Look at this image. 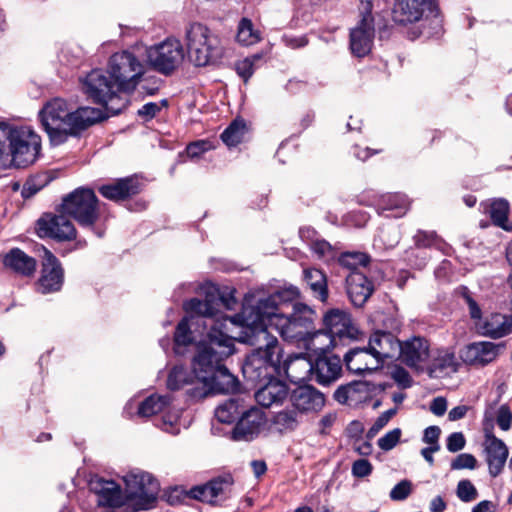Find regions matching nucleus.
I'll return each mask as SVG.
<instances>
[{
  "instance_id": "obj_1",
  "label": "nucleus",
  "mask_w": 512,
  "mask_h": 512,
  "mask_svg": "<svg viewBox=\"0 0 512 512\" xmlns=\"http://www.w3.org/2000/svg\"><path fill=\"white\" fill-rule=\"evenodd\" d=\"M207 338V343L199 345L194 357L197 380L213 392H236L239 381L223 364L235 351L236 336L232 334L225 321H218L207 333Z\"/></svg>"
},
{
  "instance_id": "obj_2",
  "label": "nucleus",
  "mask_w": 512,
  "mask_h": 512,
  "mask_svg": "<svg viewBox=\"0 0 512 512\" xmlns=\"http://www.w3.org/2000/svg\"><path fill=\"white\" fill-rule=\"evenodd\" d=\"M292 313H284L268 316L266 319L272 328L278 331L280 336L288 342L296 344L306 351H317L324 349L315 341L319 338L328 340L321 329L314 326L315 311L304 303H294Z\"/></svg>"
},
{
  "instance_id": "obj_3",
  "label": "nucleus",
  "mask_w": 512,
  "mask_h": 512,
  "mask_svg": "<svg viewBox=\"0 0 512 512\" xmlns=\"http://www.w3.org/2000/svg\"><path fill=\"white\" fill-rule=\"evenodd\" d=\"M217 299L214 297L206 296L204 300L199 298H192L184 303V309L190 315L184 317L176 326L174 333V342L178 346H188L193 342L191 326L203 325L204 328H209L210 332L212 326L218 321H225L227 327L232 331L236 327V322L232 318L221 316L215 318L217 313Z\"/></svg>"
},
{
  "instance_id": "obj_4",
  "label": "nucleus",
  "mask_w": 512,
  "mask_h": 512,
  "mask_svg": "<svg viewBox=\"0 0 512 512\" xmlns=\"http://www.w3.org/2000/svg\"><path fill=\"white\" fill-rule=\"evenodd\" d=\"M301 364L306 365L304 359L298 356L283 360L277 356L261 354V352H251L242 365V373L248 382L255 385L276 376H285L290 381L296 382L303 379V377L292 374L291 369Z\"/></svg>"
},
{
  "instance_id": "obj_5",
  "label": "nucleus",
  "mask_w": 512,
  "mask_h": 512,
  "mask_svg": "<svg viewBox=\"0 0 512 512\" xmlns=\"http://www.w3.org/2000/svg\"><path fill=\"white\" fill-rule=\"evenodd\" d=\"M85 95L94 103L102 105L107 114L117 115L128 105V99L122 96V89L107 70L94 69L82 80Z\"/></svg>"
},
{
  "instance_id": "obj_6",
  "label": "nucleus",
  "mask_w": 512,
  "mask_h": 512,
  "mask_svg": "<svg viewBox=\"0 0 512 512\" xmlns=\"http://www.w3.org/2000/svg\"><path fill=\"white\" fill-rule=\"evenodd\" d=\"M185 44L190 62L197 67L215 64L224 53L218 36L199 22L190 23L185 28Z\"/></svg>"
},
{
  "instance_id": "obj_7",
  "label": "nucleus",
  "mask_w": 512,
  "mask_h": 512,
  "mask_svg": "<svg viewBox=\"0 0 512 512\" xmlns=\"http://www.w3.org/2000/svg\"><path fill=\"white\" fill-rule=\"evenodd\" d=\"M8 143V152L15 168H26L32 165L41 151V138L27 126H12L0 122Z\"/></svg>"
},
{
  "instance_id": "obj_8",
  "label": "nucleus",
  "mask_w": 512,
  "mask_h": 512,
  "mask_svg": "<svg viewBox=\"0 0 512 512\" xmlns=\"http://www.w3.org/2000/svg\"><path fill=\"white\" fill-rule=\"evenodd\" d=\"M242 318L244 326L243 335L236 337L235 341L238 340L254 346L252 352H261V354L265 353L270 356L283 358L282 348L278 339L268 331V328L272 327L266 317L258 315L256 309L250 307L243 310Z\"/></svg>"
},
{
  "instance_id": "obj_9",
  "label": "nucleus",
  "mask_w": 512,
  "mask_h": 512,
  "mask_svg": "<svg viewBox=\"0 0 512 512\" xmlns=\"http://www.w3.org/2000/svg\"><path fill=\"white\" fill-rule=\"evenodd\" d=\"M146 72V66L133 52L123 50L112 54L107 73L115 79L122 91L132 93Z\"/></svg>"
},
{
  "instance_id": "obj_10",
  "label": "nucleus",
  "mask_w": 512,
  "mask_h": 512,
  "mask_svg": "<svg viewBox=\"0 0 512 512\" xmlns=\"http://www.w3.org/2000/svg\"><path fill=\"white\" fill-rule=\"evenodd\" d=\"M61 210L82 227L92 228L99 218L98 199L89 188L79 187L65 196Z\"/></svg>"
},
{
  "instance_id": "obj_11",
  "label": "nucleus",
  "mask_w": 512,
  "mask_h": 512,
  "mask_svg": "<svg viewBox=\"0 0 512 512\" xmlns=\"http://www.w3.org/2000/svg\"><path fill=\"white\" fill-rule=\"evenodd\" d=\"M69 112L67 102L61 98L47 102L39 112L41 124L53 145H60L67 141L65 127Z\"/></svg>"
},
{
  "instance_id": "obj_12",
  "label": "nucleus",
  "mask_w": 512,
  "mask_h": 512,
  "mask_svg": "<svg viewBox=\"0 0 512 512\" xmlns=\"http://www.w3.org/2000/svg\"><path fill=\"white\" fill-rule=\"evenodd\" d=\"M184 52L181 42L167 39L147 49V61L157 72L169 75L183 61Z\"/></svg>"
},
{
  "instance_id": "obj_13",
  "label": "nucleus",
  "mask_w": 512,
  "mask_h": 512,
  "mask_svg": "<svg viewBox=\"0 0 512 512\" xmlns=\"http://www.w3.org/2000/svg\"><path fill=\"white\" fill-rule=\"evenodd\" d=\"M126 491L130 498L137 499L140 509H150L157 500L158 481L147 472L129 473L124 477Z\"/></svg>"
},
{
  "instance_id": "obj_14",
  "label": "nucleus",
  "mask_w": 512,
  "mask_h": 512,
  "mask_svg": "<svg viewBox=\"0 0 512 512\" xmlns=\"http://www.w3.org/2000/svg\"><path fill=\"white\" fill-rule=\"evenodd\" d=\"M234 479L231 474H224L212 478L207 483L192 487L189 496L193 499L214 506H221L231 498Z\"/></svg>"
},
{
  "instance_id": "obj_15",
  "label": "nucleus",
  "mask_w": 512,
  "mask_h": 512,
  "mask_svg": "<svg viewBox=\"0 0 512 512\" xmlns=\"http://www.w3.org/2000/svg\"><path fill=\"white\" fill-rule=\"evenodd\" d=\"M398 359L409 368L423 371L430 359V343L422 336H412L400 341Z\"/></svg>"
},
{
  "instance_id": "obj_16",
  "label": "nucleus",
  "mask_w": 512,
  "mask_h": 512,
  "mask_svg": "<svg viewBox=\"0 0 512 512\" xmlns=\"http://www.w3.org/2000/svg\"><path fill=\"white\" fill-rule=\"evenodd\" d=\"M323 324L322 332L328 337V345H333L335 338L356 339L359 334L350 314L341 309L329 310L323 317Z\"/></svg>"
},
{
  "instance_id": "obj_17",
  "label": "nucleus",
  "mask_w": 512,
  "mask_h": 512,
  "mask_svg": "<svg viewBox=\"0 0 512 512\" xmlns=\"http://www.w3.org/2000/svg\"><path fill=\"white\" fill-rule=\"evenodd\" d=\"M64 213L56 215L45 213L37 220V233L40 237H48L58 241H69L76 237L73 223Z\"/></svg>"
},
{
  "instance_id": "obj_18",
  "label": "nucleus",
  "mask_w": 512,
  "mask_h": 512,
  "mask_svg": "<svg viewBox=\"0 0 512 512\" xmlns=\"http://www.w3.org/2000/svg\"><path fill=\"white\" fill-rule=\"evenodd\" d=\"M437 9L436 0H396L393 19L399 24L407 25L421 20L426 11L436 14Z\"/></svg>"
},
{
  "instance_id": "obj_19",
  "label": "nucleus",
  "mask_w": 512,
  "mask_h": 512,
  "mask_svg": "<svg viewBox=\"0 0 512 512\" xmlns=\"http://www.w3.org/2000/svg\"><path fill=\"white\" fill-rule=\"evenodd\" d=\"M64 270L58 258L45 249L42 261L41 275L38 279V290L42 294L54 293L62 288Z\"/></svg>"
},
{
  "instance_id": "obj_20",
  "label": "nucleus",
  "mask_w": 512,
  "mask_h": 512,
  "mask_svg": "<svg viewBox=\"0 0 512 512\" xmlns=\"http://www.w3.org/2000/svg\"><path fill=\"white\" fill-rule=\"evenodd\" d=\"M375 36L374 18L371 9L363 14L358 25L350 31V49L357 57L366 56L372 49Z\"/></svg>"
},
{
  "instance_id": "obj_21",
  "label": "nucleus",
  "mask_w": 512,
  "mask_h": 512,
  "mask_svg": "<svg viewBox=\"0 0 512 512\" xmlns=\"http://www.w3.org/2000/svg\"><path fill=\"white\" fill-rule=\"evenodd\" d=\"M266 422L264 412L257 408L240 413L238 421L232 430V439L235 441H251L257 437Z\"/></svg>"
},
{
  "instance_id": "obj_22",
  "label": "nucleus",
  "mask_w": 512,
  "mask_h": 512,
  "mask_svg": "<svg viewBox=\"0 0 512 512\" xmlns=\"http://www.w3.org/2000/svg\"><path fill=\"white\" fill-rule=\"evenodd\" d=\"M308 366L312 378L320 385H329L342 374V361L337 355H318Z\"/></svg>"
},
{
  "instance_id": "obj_23",
  "label": "nucleus",
  "mask_w": 512,
  "mask_h": 512,
  "mask_svg": "<svg viewBox=\"0 0 512 512\" xmlns=\"http://www.w3.org/2000/svg\"><path fill=\"white\" fill-rule=\"evenodd\" d=\"M108 117L102 110L93 107H80L69 112L65 132L69 136H78L84 130Z\"/></svg>"
},
{
  "instance_id": "obj_24",
  "label": "nucleus",
  "mask_w": 512,
  "mask_h": 512,
  "mask_svg": "<svg viewBox=\"0 0 512 512\" xmlns=\"http://www.w3.org/2000/svg\"><path fill=\"white\" fill-rule=\"evenodd\" d=\"M141 190L142 183L136 176L120 178L98 188L99 193L104 198L114 202L125 201L139 194Z\"/></svg>"
},
{
  "instance_id": "obj_25",
  "label": "nucleus",
  "mask_w": 512,
  "mask_h": 512,
  "mask_svg": "<svg viewBox=\"0 0 512 512\" xmlns=\"http://www.w3.org/2000/svg\"><path fill=\"white\" fill-rule=\"evenodd\" d=\"M300 296V291L297 287L290 286L288 288L277 291L276 293L269 295L267 298L260 299L255 306L258 315H264L268 317L274 314H280L285 312V307L288 304Z\"/></svg>"
},
{
  "instance_id": "obj_26",
  "label": "nucleus",
  "mask_w": 512,
  "mask_h": 512,
  "mask_svg": "<svg viewBox=\"0 0 512 512\" xmlns=\"http://www.w3.org/2000/svg\"><path fill=\"white\" fill-rule=\"evenodd\" d=\"M344 362L350 372L358 375L372 373L383 367L368 346L350 349L344 356Z\"/></svg>"
},
{
  "instance_id": "obj_27",
  "label": "nucleus",
  "mask_w": 512,
  "mask_h": 512,
  "mask_svg": "<svg viewBox=\"0 0 512 512\" xmlns=\"http://www.w3.org/2000/svg\"><path fill=\"white\" fill-rule=\"evenodd\" d=\"M290 402L300 414L318 412L325 404V397L316 388L307 385L295 388L290 395Z\"/></svg>"
},
{
  "instance_id": "obj_28",
  "label": "nucleus",
  "mask_w": 512,
  "mask_h": 512,
  "mask_svg": "<svg viewBox=\"0 0 512 512\" xmlns=\"http://www.w3.org/2000/svg\"><path fill=\"white\" fill-rule=\"evenodd\" d=\"M346 292L355 307H362L374 292V284L360 271H350L346 276Z\"/></svg>"
},
{
  "instance_id": "obj_29",
  "label": "nucleus",
  "mask_w": 512,
  "mask_h": 512,
  "mask_svg": "<svg viewBox=\"0 0 512 512\" xmlns=\"http://www.w3.org/2000/svg\"><path fill=\"white\" fill-rule=\"evenodd\" d=\"M368 347L384 365L386 359L398 356L400 340L391 332L377 330L369 337Z\"/></svg>"
},
{
  "instance_id": "obj_30",
  "label": "nucleus",
  "mask_w": 512,
  "mask_h": 512,
  "mask_svg": "<svg viewBox=\"0 0 512 512\" xmlns=\"http://www.w3.org/2000/svg\"><path fill=\"white\" fill-rule=\"evenodd\" d=\"M482 447L489 474L491 477L495 478L499 476L504 469L509 454L508 448L501 439L483 441Z\"/></svg>"
},
{
  "instance_id": "obj_31",
  "label": "nucleus",
  "mask_w": 512,
  "mask_h": 512,
  "mask_svg": "<svg viewBox=\"0 0 512 512\" xmlns=\"http://www.w3.org/2000/svg\"><path fill=\"white\" fill-rule=\"evenodd\" d=\"M2 262L6 269L22 277H32L36 272V259L20 248L10 249L3 256Z\"/></svg>"
},
{
  "instance_id": "obj_32",
  "label": "nucleus",
  "mask_w": 512,
  "mask_h": 512,
  "mask_svg": "<svg viewBox=\"0 0 512 512\" xmlns=\"http://www.w3.org/2000/svg\"><path fill=\"white\" fill-rule=\"evenodd\" d=\"M498 353V345L492 342H475L466 347L462 359L470 365L485 366L493 362Z\"/></svg>"
},
{
  "instance_id": "obj_33",
  "label": "nucleus",
  "mask_w": 512,
  "mask_h": 512,
  "mask_svg": "<svg viewBox=\"0 0 512 512\" xmlns=\"http://www.w3.org/2000/svg\"><path fill=\"white\" fill-rule=\"evenodd\" d=\"M91 490L98 496V504L104 507H119L123 503L121 489L112 480L97 478L90 483Z\"/></svg>"
},
{
  "instance_id": "obj_34",
  "label": "nucleus",
  "mask_w": 512,
  "mask_h": 512,
  "mask_svg": "<svg viewBox=\"0 0 512 512\" xmlns=\"http://www.w3.org/2000/svg\"><path fill=\"white\" fill-rule=\"evenodd\" d=\"M267 383L255 393V400L263 407L281 404L288 396V386L275 377L266 380Z\"/></svg>"
},
{
  "instance_id": "obj_35",
  "label": "nucleus",
  "mask_w": 512,
  "mask_h": 512,
  "mask_svg": "<svg viewBox=\"0 0 512 512\" xmlns=\"http://www.w3.org/2000/svg\"><path fill=\"white\" fill-rule=\"evenodd\" d=\"M303 281L314 298L322 303L327 302L329 297L328 281L322 270L313 267L305 268L303 270Z\"/></svg>"
},
{
  "instance_id": "obj_36",
  "label": "nucleus",
  "mask_w": 512,
  "mask_h": 512,
  "mask_svg": "<svg viewBox=\"0 0 512 512\" xmlns=\"http://www.w3.org/2000/svg\"><path fill=\"white\" fill-rule=\"evenodd\" d=\"M409 207L408 198L400 193L383 195L378 203L379 213L387 217H402L407 213Z\"/></svg>"
},
{
  "instance_id": "obj_37",
  "label": "nucleus",
  "mask_w": 512,
  "mask_h": 512,
  "mask_svg": "<svg viewBox=\"0 0 512 512\" xmlns=\"http://www.w3.org/2000/svg\"><path fill=\"white\" fill-rule=\"evenodd\" d=\"M482 334L494 339L512 332V318L500 313L491 314L481 325Z\"/></svg>"
},
{
  "instance_id": "obj_38",
  "label": "nucleus",
  "mask_w": 512,
  "mask_h": 512,
  "mask_svg": "<svg viewBox=\"0 0 512 512\" xmlns=\"http://www.w3.org/2000/svg\"><path fill=\"white\" fill-rule=\"evenodd\" d=\"M509 211V202L504 198L493 199L484 207V212L489 215L492 223L506 231L511 230L508 222Z\"/></svg>"
},
{
  "instance_id": "obj_39",
  "label": "nucleus",
  "mask_w": 512,
  "mask_h": 512,
  "mask_svg": "<svg viewBox=\"0 0 512 512\" xmlns=\"http://www.w3.org/2000/svg\"><path fill=\"white\" fill-rule=\"evenodd\" d=\"M195 379H197V375L194 369L191 371L182 365H177L169 371L167 388L171 391H176L193 384Z\"/></svg>"
},
{
  "instance_id": "obj_40",
  "label": "nucleus",
  "mask_w": 512,
  "mask_h": 512,
  "mask_svg": "<svg viewBox=\"0 0 512 512\" xmlns=\"http://www.w3.org/2000/svg\"><path fill=\"white\" fill-rule=\"evenodd\" d=\"M172 402L170 395L153 394L143 400L138 407V415L141 417H151L164 410Z\"/></svg>"
},
{
  "instance_id": "obj_41",
  "label": "nucleus",
  "mask_w": 512,
  "mask_h": 512,
  "mask_svg": "<svg viewBox=\"0 0 512 512\" xmlns=\"http://www.w3.org/2000/svg\"><path fill=\"white\" fill-rule=\"evenodd\" d=\"M458 362L455 353L449 350H443L438 353V356L427 365L429 375L432 376L437 372H456L458 370Z\"/></svg>"
},
{
  "instance_id": "obj_42",
  "label": "nucleus",
  "mask_w": 512,
  "mask_h": 512,
  "mask_svg": "<svg viewBox=\"0 0 512 512\" xmlns=\"http://www.w3.org/2000/svg\"><path fill=\"white\" fill-rule=\"evenodd\" d=\"M246 133L245 121L243 119H235L222 132L221 139L228 147H235L243 141Z\"/></svg>"
},
{
  "instance_id": "obj_43",
  "label": "nucleus",
  "mask_w": 512,
  "mask_h": 512,
  "mask_svg": "<svg viewBox=\"0 0 512 512\" xmlns=\"http://www.w3.org/2000/svg\"><path fill=\"white\" fill-rule=\"evenodd\" d=\"M299 416L300 413L295 408L284 409L276 413L273 424L281 433L294 431L300 423Z\"/></svg>"
},
{
  "instance_id": "obj_44",
  "label": "nucleus",
  "mask_w": 512,
  "mask_h": 512,
  "mask_svg": "<svg viewBox=\"0 0 512 512\" xmlns=\"http://www.w3.org/2000/svg\"><path fill=\"white\" fill-rule=\"evenodd\" d=\"M237 41L243 45L249 46L260 41V32L255 30L253 23L248 18H242L238 25Z\"/></svg>"
},
{
  "instance_id": "obj_45",
  "label": "nucleus",
  "mask_w": 512,
  "mask_h": 512,
  "mask_svg": "<svg viewBox=\"0 0 512 512\" xmlns=\"http://www.w3.org/2000/svg\"><path fill=\"white\" fill-rule=\"evenodd\" d=\"M238 400L230 398L225 403L219 405L215 410V417L221 423H232L240 416Z\"/></svg>"
},
{
  "instance_id": "obj_46",
  "label": "nucleus",
  "mask_w": 512,
  "mask_h": 512,
  "mask_svg": "<svg viewBox=\"0 0 512 512\" xmlns=\"http://www.w3.org/2000/svg\"><path fill=\"white\" fill-rule=\"evenodd\" d=\"M370 260V256L362 252H345L339 257V263L351 271H359L358 266L365 267Z\"/></svg>"
},
{
  "instance_id": "obj_47",
  "label": "nucleus",
  "mask_w": 512,
  "mask_h": 512,
  "mask_svg": "<svg viewBox=\"0 0 512 512\" xmlns=\"http://www.w3.org/2000/svg\"><path fill=\"white\" fill-rule=\"evenodd\" d=\"M49 177L46 174L37 175L33 178H30L23 185L21 195L23 198L27 199L34 196L37 192H39L43 187H45L49 182Z\"/></svg>"
},
{
  "instance_id": "obj_48",
  "label": "nucleus",
  "mask_w": 512,
  "mask_h": 512,
  "mask_svg": "<svg viewBox=\"0 0 512 512\" xmlns=\"http://www.w3.org/2000/svg\"><path fill=\"white\" fill-rule=\"evenodd\" d=\"M456 495L462 502L469 503L478 497V491L470 480L463 479L457 484Z\"/></svg>"
},
{
  "instance_id": "obj_49",
  "label": "nucleus",
  "mask_w": 512,
  "mask_h": 512,
  "mask_svg": "<svg viewBox=\"0 0 512 512\" xmlns=\"http://www.w3.org/2000/svg\"><path fill=\"white\" fill-rule=\"evenodd\" d=\"M261 56L258 54H255L251 57H247L241 61H238L236 63V72L237 74L244 80V82H247L250 77L253 75L255 70V62L260 60Z\"/></svg>"
},
{
  "instance_id": "obj_50",
  "label": "nucleus",
  "mask_w": 512,
  "mask_h": 512,
  "mask_svg": "<svg viewBox=\"0 0 512 512\" xmlns=\"http://www.w3.org/2000/svg\"><path fill=\"white\" fill-rule=\"evenodd\" d=\"M477 467V459L474 455L469 453H462L456 456L451 462L452 470L470 469L473 470Z\"/></svg>"
},
{
  "instance_id": "obj_51",
  "label": "nucleus",
  "mask_w": 512,
  "mask_h": 512,
  "mask_svg": "<svg viewBox=\"0 0 512 512\" xmlns=\"http://www.w3.org/2000/svg\"><path fill=\"white\" fill-rule=\"evenodd\" d=\"M401 437V430L399 428H395L389 432H387L384 436L378 439L377 444L380 449L384 451H389L393 449L397 443L399 442Z\"/></svg>"
},
{
  "instance_id": "obj_52",
  "label": "nucleus",
  "mask_w": 512,
  "mask_h": 512,
  "mask_svg": "<svg viewBox=\"0 0 512 512\" xmlns=\"http://www.w3.org/2000/svg\"><path fill=\"white\" fill-rule=\"evenodd\" d=\"M412 492V484L409 480L397 483L390 492V498L395 501L405 500Z\"/></svg>"
},
{
  "instance_id": "obj_53",
  "label": "nucleus",
  "mask_w": 512,
  "mask_h": 512,
  "mask_svg": "<svg viewBox=\"0 0 512 512\" xmlns=\"http://www.w3.org/2000/svg\"><path fill=\"white\" fill-rule=\"evenodd\" d=\"M166 105L167 100H162L161 104L148 102L138 110V116L142 117L146 121L151 120L161 111L162 106Z\"/></svg>"
},
{
  "instance_id": "obj_54",
  "label": "nucleus",
  "mask_w": 512,
  "mask_h": 512,
  "mask_svg": "<svg viewBox=\"0 0 512 512\" xmlns=\"http://www.w3.org/2000/svg\"><path fill=\"white\" fill-rule=\"evenodd\" d=\"M373 471L372 464L367 459L355 460L352 464L351 472L354 477L364 478L369 476Z\"/></svg>"
},
{
  "instance_id": "obj_55",
  "label": "nucleus",
  "mask_w": 512,
  "mask_h": 512,
  "mask_svg": "<svg viewBox=\"0 0 512 512\" xmlns=\"http://www.w3.org/2000/svg\"><path fill=\"white\" fill-rule=\"evenodd\" d=\"M466 445V439L462 432H453L446 441V448L449 452L456 453Z\"/></svg>"
},
{
  "instance_id": "obj_56",
  "label": "nucleus",
  "mask_w": 512,
  "mask_h": 512,
  "mask_svg": "<svg viewBox=\"0 0 512 512\" xmlns=\"http://www.w3.org/2000/svg\"><path fill=\"white\" fill-rule=\"evenodd\" d=\"M211 149V143L206 140H199L193 143H190L186 147V153L190 158H197L204 152Z\"/></svg>"
},
{
  "instance_id": "obj_57",
  "label": "nucleus",
  "mask_w": 512,
  "mask_h": 512,
  "mask_svg": "<svg viewBox=\"0 0 512 512\" xmlns=\"http://www.w3.org/2000/svg\"><path fill=\"white\" fill-rule=\"evenodd\" d=\"M437 238L438 236L435 232L419 230L414 236V241L417 247L426 248L432 246L436 242Z\"/></svg>"
},
{
  "instance_id": "obj_58",
  "label": "nucleus",
  "mask_w": 512,
  "mask_h": 512,
  "mask_svg": "<svg viewBox=\"0 0 512 512\" xmlns=\"http://www.w3.org/2000/svg\"><path fill=\"white\" fill-rule=\"evenodd\" d=\"M397 409L392 408L387 411H384L382 414L378 416L374 424L369 430V434H375L379 432L382 428H384L390 419L396 414Z\"/></svg>"
},
{
  "instance_id": "obj_59",
  "label": "nucleus",
  "mask_w": 512,
  "mask_h": 512,
  "mask_svg": "<svg viewBox=\"0 0 512 512\" xmlns=\"http://www.w3.org/2000/svg\"><path fill=\"white\" fill-rule=\"evenodd\" d=\"M441 429L438 426H429L424 430L423 442L429 444V446H436L440 449L439 437Z\"/></svg>"
},
{
  "instance_id": "obj_60",
  "label": "nucleus",
  "mask_w": 512,
  "mask_h": 512,
  "mask_svg": "<svg viewBox=\"0 0 512 512\" xmlns=\"http://www.w3.org/2000/svg\"><path fill=\"white\" fill-rule=\"evenodd\" d=\"M346 385L351 387L353 402L359 401L362 398L361 394L369 392V383L365 381H353Z\"/></svg>"
},
{
  "instance_id": "obj_61",
  "label": "nucleus",
  "mask_w": 512,
  "mask_h": 512,
  "mask_svg": "<svg viewBox=\"0 0 512 512\" xmlns=\"http://www.w3.org/2000/svg\"><path fill=\"white\" fill-rule=\"evenodd\" d=\"M392 378L402 388H409L412 385V378L409 372L402 367H397L393 371Z\"/></svg>"
},
{
  "instance_id": "obj_62",
  "label": "nucleus",
  "mask_w": 512,
  "mask_h": 512,
  "mask_svg": "<svg viewBox=\"0 0 512 512\" xmlns=\"http://www.w3.org/2000/svg\"><path fill=\"white\" fill-rule=\"evenodd\" d=\"M498 426L507 431L511 426V413L509 407L507 405H502L498 409L497 418H496Z\"/></svg>"
},
{
  "instance_id": "obj_63",
  "label": "nucleus",
  "mask_w": 512,
  "mask_h": 512,
  "mask_svg": "<svg viewBox=\"0 0 512 512\" xmlns=\"http://www.w3.org/2000/svg\"><path fill=\"white\" fill-rule=\"evenodd\" d=\"M483 432H484V441H491L492 439H498L494 435V419L493 415L488 411L484 414L483 419Z\"/></svg>"
},
{
  "instance_id": "obj_64",
  "label": "nucleus",
  "mask_w": 512,
  "mask_h": 512,
  "mask_svg": "<svg viewBox=\"0 0 512 512\" xmlns=\"http://www.w3.org/2000/svg\"><path fill=\"white\" fill-rule=\"evenodd\" d=\"M311 250L320 258L329 255L332 252L331 245L326 240L315 239L310 243Z\"/></svg>"
}]
</instances>
